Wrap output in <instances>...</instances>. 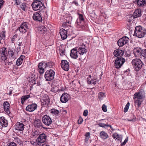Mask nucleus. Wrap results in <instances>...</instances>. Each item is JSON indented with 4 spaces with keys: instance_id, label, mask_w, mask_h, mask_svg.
<instances>
[{
    "instance_id": "1",
    "label": "nucleus",
    "mask_w": 146,
    "mask_h": 146,
    "mask_svg": "<svg viewBox=\"0 0 146 146\" xmlns=\"http://www.w3.org/2000/svg\"><path fill=\"white\" fill-rule=\"evenodd\" d=\"M87 50L86 49V46L84 44L78 47H75L71 50L70 55L71 57L74 59L78 58L79 54L82 55L86 54Z\"/></svg>"
},
{
    "instance_id": "2",
    "label": "nucleus",
    "mask_w": 146,
    "mask_h": 146,
    "mask_svg": "<svg viewBox=\"0 0 146 146\" xmlns=\"http://www.w3.org/2000/svg\"><path fill=\"white\" fill-rule=\"evenodd\" d=\"M145 96V93L143 89L139 90L133 95V99L134 100L135 104L138 108L141 107V105L143 102Z\"/></svg>"
},
{
    "instance_id": "3",
    "label": "nucleus",
    "mask_w": 146,
    "mask_h": 146,
    "mask_svg": "<svg viewBox=\"0 0 146 146\" xmlns=\"http://www.w3.org/2000/svg\"><path fill=\"white\" fill-rule=\"evenodd\" d=\"M145 96V93L143 89L139 90L133 95V99L134 100L135 104L138 108L141 107V105L143 102Z\"/></svg>"
},
{
    "instance_id": "4",
    "label": "nucleus",
    "mask_w": 146,
    "mask_h": 146,
    "mask_svg": "<svg viewBox=\"0 0 146 146\" xmlns=\"http://www.w3.org/2000/svg\"><path fill=\"white\" fill-rule=\"evenodd\" d=\"M145 96V93L143 89L139 90L133 95V99L134 100L135 104L138 108L141 107V105L143 102Z\"/></svg>"
},
{
    "instance_id": "5",
    "label": "nucleus",
    "mask_w": 146,
    "mask_h": 146,
    "mask_svg": "<svg viewBox=\"0 0 146 146\" xmlns=\"http://www.w3.org/2000/svg\"><path fill=\"white\" fill-rule=\"evenodd\" d=\"M33 10L35 11L39 10V13L41 14L46 11V9L44 5L39 0L34 1L31 4Z\"/></svg>"
},
{
    "instance_id": "6",
    "label": "nucleus",
    "mask_w": 146,
    "mask_h": 146,
    "mask_svg": "<svg viewBox=\"0 0 146 146\" xmlns=\"http://www.w3.org/2000/svg\"><path fill=\"white\" fill-rule=\"evenodd\" d=\"M146 34V29L141 26H136L135 28V31L132 35L139 38L143 37Z\"/></svg>"
},
{
    "instance_id": "7",
    "label": "nucleus",
    "mask_w": 146,
    "mask_h": 146,
    "mask_svg": "<svg viewBox=\"0 0 146 146\" xmlns=\"http://www.w3.org/2000/svg\"><path fill=\"white\" fill-rule=\"evenodd\" d=\"M131 62L133 68L136 71H139L142 68L143 63L140 59L135 58L132 60Z\"/></svg>"
},
{
    "instance_id": "8",
    "label": "nucleus",
    "mask_w": 146,
    "mask_h": 146,
    "mask_svg": "<svg viewBox=\"0 0 146 146\" xmlns=\"http://www.w3.org/2000/svg\"><path fill=\"white\" fill-rule=\"evenodd\" d=\"M55 72L52 69L47 70L45 72L44 76L47 81H50L53 80Z\"/></svg>"
},
{
    "instance_id": "9",
    "label": "nucleus",
    "mask_w": 146,
    "mask_h": 146,
    "mask_svg": "<svg viewBox=\"0 0 146 146\" xmlns=\"http://www.w3.org/2000/svg\"><path fill=\"white\" fill-rule=\"evenodd\" d=\"M141 15V11L140 9H138L135 11L133 14L128 15L129 22L131 21L135 18L140 17Z\"/></svg>"
},
{
    "instance_id": "10",
    "label": "nucleus",
    "mask_w": 146,
    "mask_h": 146,
    "mask_svg": "<svg viewBox=\"0 0 146 146\" xmlns=\"http://www.w3.org/2000/svg\"><path fill=\"white\" fill-rule=\"evenodd\" d=\"M125 61V59L123 58H117L115 60L114 62L115 68H119L121 67Z\"/></svg>"
},
{
    "instance_id": "11",
    "label": "nucleus",
    "mask_w": 146,
    "mask_h": 146,
    "mask_svg": "<svg viewBox=\"0 0 146 146\" xmlns=\"http://www.w3.org/2000/svg\"><path fill=\"white\" fill-rule=\"evenodd\" d=\"M42 120L44 124L47 126L50 125L52 122L51 118L46 115H44L42 117Z\"/></svg>"
},
{
    "instance_id": "12",
    "label": "nucleus",
    "mask_w": 146,
    "mask_h": 146,
    "mask_svg": "<svg viewBox=\"0 0 146 146\" xmlns=\"http://www.w3.org/2000/svg\"><path fill=\"white\" fill-rule=\"evenodd\" d=\"M47 138V136L45 134L42 133L40 134L37 138V141L40 143V145L41 144L45 142Z\"/></svg>"
},
{
    "instance_id": "13",
    "label": "nucleus",
    "mask_w": 146,
    "mask_h": 146,
    "mask_svg": "<svg viewBox=\"0 0 146 146\" xmlns=\"http://www.w3.org/2000/svg\"><path fill=\"white\" fill-rule=\"evenodd\" d=\"M28 24L27 23L24 22L21 24L20 27L19 28V31L22 33H25L29 29Z\"/></svg>"
},
{
    "instance_id": "14",
    "label": "nucleus",
    "mask_w": 146,
    "mask_h": 146,
    "mask_svg": "<svg viewBox=\"0 0 146 146\" xmlns=\"http://www.w3.org/2000/svg\"><path fill=\"white\" fill-rule=\"evenodd\" d=\"M38 72L40 74H42L44 71V69L46 68L45 62H42L38 64Z\"/></svg>"
},
{
    "instance_id": "15",
    "label": "nucleus",
    "mask_w": 146,
    "mask_h": 146,
    "mask_svg": "<svg viewBox=\"0 0 146 146\" xmlns=\"http://www.w3.org/2000/svg\"><path fill=\"white\" fill-rule=\"evenodd\" d=\"M128 37L125 36L120 39L117 41V43L119 47L122 46L127 43Z\"/></svg>"
},
{
    "instance_id": "16",
    "label": "nucleus",
    "mask_w": 146,
    "mask_h": 146,
    "mask_svg": "<svg viewBox=\"0 0 146 146\" xmlns=\"http://www.w3.org/2000/svg\"><path fill=\"white\" fill-rule=\"evenodd\" d=\"M33 125L36 128L41 129L42 128L44 129H47L46 128L43 126L42 123L41 121L38 119H35L33 123Z\"/></svg>"
},
{
    "instance_id": "17",
    "label": "nucleus",
    "mask_w": 146,
    "mask_h": 146,
    "mask_svg": "<svg viewBox=\"0 0 146 146\" xmlns=\"http://www.w3.org/2000/svg\"><path fill=\"white\" fill-rule=\"evenodd\" d=\"M0 54L2 60H5L7 58L6 48L3 47L0 50Z\"/></svg>"
},
{
    "instance_id": "18",
    "label": "nucleus",
    "mask_w": 146,
    "mask_h": 146,
    "mask_svg": "<svg viewBox=\"0 0 146 146\" xmlns=\"http://www.w3.org/2000/svg\"><path fill=\"white\" fill-rule=\"evenodd\" d=\"M62 68L64 70L68 71L69 68V62L66 60H62L61 63Z\"/></svg>"
},
{
    "instance_id": "19",
    "label": "nucleus",
    "mask_w": 146,
    "mask_h": 146,
    "mask_svg": "<svg viewBox=\"0 0 146 146\" xmlns=\"http://www.w3.org/2000/svg\"><path fill=\"white\" fill-rule=\"evenodd\" d=\"M124 52L121 50L118 49L114 50L113 54L114 56L117 58H122L121 57L123 54Z\"/></svg>"
},
{
    "instance_id": "20",
    "label": "nucleus",
    "mask_w": 146,
    "mask_h": 146,
    "mask_svg": "<svg viewBox=\"0 0 146 146\" xmlns=\"http://www.w3.org/2000/svg\"><path fill=\"white\" fill-rule=\"evenodd\" d=\"M37 108V105L35 103H33L28 105L26 108V111L32 112L36 110Z\"/></svg>"
},
{
    "instance_id": "21",
    "label": "nucleus",
    "mask_w": 146,
    "mask_h": 146,
    "mask_svg": "<svg viewBox=\"0 0 146 146\" xmlns=\"http://www.w3.org/2000/svg\"><path fill=\"white\" fill-rule=\"evenodd\" d=\"M84 22L80 21V20H77L75 24V26L79 30L84 29Z\"/></svg>"
},
{
    "instance_id": "22",
    "label": "nucleus",
    "mask_w": 146,
    "mask_h": 146,
    "mask_svg": "<svg viewBox=\"0 0 146 146\" xmlns=\"http://www.w3.org/2000/svg\"><path fill=\"white\" fill-rule=\"evenodd\" d=\"M8 56L12 60H14L16 59V55L15 50L12 49H9L8 51Z\"/></svg>"
},
{
    "instance_id": "23",
    "label": "nucleus",
    "mask_w": 146,
    "mask_h": 146,
    "mask_svg": "<svg viewBox=\"0 0 146 146\" xmlns=\"http://www.w3.org/2000/svg\"><path fill=\"white\" fill-rule=\"evenodd\" d=\"M143 50L141 48H135L133 51L135 56L136 57H139L142 56V51Z\"/></svg>"
},
{
    "instance_id": "24",
    "label": "nucleus",
    "mask_w": 146,
    "mask_h": 146,
    "mask_svg": "<svg viewBox=\"0 0 146 146\" xmlns=\"http://www.w3.org/2000/svg\"><path fill=\"white\" fill-rule=\"evenodd\" d=\"M69 94L66 93H63L60 97V100L62 103H65L68 100Z\"/></svg>"
},
{
    "instance_id": "25",
    "label": "nucleus",
    "mask_w": 146,
    "mask_h": 146,
    "mask_svg": "<svg viewBox=\"0 0 146 146\" xmlns=\"http://www.w3.org/2000/svg\"><path fill=\"white\" fill-rule=\"evenodd\" d=\"M68 29H61L60 31V34L61 37V38L62 40H65L66 39L67 37V30Z\"/></svg>"
},
{
    "instance_id": "26",
    "label": "nucleus",
    "mask_w": 146,
    "mask_h": 146,
    "mask_svg": "<svg viewBox=\"0 0 146 146\" xmlns=\"http://www.w3.org/2000/svg\"><path fill=\"white\" fill-rule=\"evenodd\" d=\"M3 106L4 111L6 113L9 114L10 113V111L9 110L10 104L7 101L4 102L3 103Z\"/></svg>"
},
{
    "instance_id": "27",
    "label": "nucleus",
    "mask_w": 146,
    "mask_h": 146,
    "mask_svg": "<svg viewBox=\"0 0 146 146\" xmlns=\"http://www.w3.org/2000/svg\"><path fill=\"white\" fill-rule=\"evenodd\" d=\"M15 126L16 129L19 131H23L25 128V125L22 123L20 122L17 123Z\"/></svg>"
},
{
    "instance_id": "28",
    "label": "nucleus",
    "mask_w": 146,
    "mask_h": 146,
    "mask_svg": "<svg viewBox=\"0 0 146 146\" xmlns=\"http://www.w3.org/2000/svg\"><path fill=\"white\" fill-rule=\"evenodd\" d=\"M0 124L2 127H6L8 125V121L4 117H0Z\"/></svg>"
},
{
    "instance_id": "29",
    "label": "nucleus",
    "mask_w": 146,
    "mask_h": 146,
    "mask_svg": "<svg viewBox=\"0 0 146 146\" xmlns=\"http://www.w3.org/2000/svg\"><path fill=\"white\" fill-rule=\"evenodd\" d=\"M40 13L36 12L33 14V18L34 20L38 21H41L42 20V18Z\"/></svg>"
},
{
    "instance_id": "30",
    "label": "nucleus",
    "mask_w": 146,
    "mask_h": 146,
    "mask_svg": "<svg viewBox=\"0 0 146 146\" xmlns=\"http://www.w3.org/2000/svg\"><path fill=\"white\" fill-rule=\"evenodd\" d=\"M88 76L89 78H88V83L89 84H93L95 85L96 84V82L97 81V78H94L93 77L91 78V76L89 75Z\"/></svg>"
},
{
    "instance_id": "31",
    "label": "nucleus",
    "mask_w": 146,
    "mask_h": 146,
    "mask_svg": "<svg viewBox=\"0 0 146 146\" xmlns=\"http://www.w3.org/2000/svg\"><path fill=\"white\" fill-rule=\"evenodd\" d=\"M50 102V99L48 96L44 98L43 102L42 103V105L44 107H46L48 106Z\"/></svg>"
},
{
    "instance_id": "32",
    "label": "nucleus",
    "mask_w": 146,
    "mask_h": 146,
    "mask_svg": "<svg viewBox=\"0 0 146 146\" xmlns=\"http://www.w3.org/2000/svg\"><path fill=\"white\" fill-rule=\"evenodd\" d=\"M25 58V56L21 55L20 57L17 60L16 64L17 66L21 65L23 62V60Z\"/></svg>"
},
{
    "instance_id": "33",
    "label": "nucleus",
    "mask_w": 146,
    "mask_h": 146,
    "mask_svg": "<svg viewBox=\"0 0 146 146\" xmlns=\"http://www.w3.org/2000/svg\"><path fill=\"white\" fill-rule=\"evenodd\" d=\"M100 136L102 139H107L109 137L107 133L104 131H102L100 132Z\"/></svg>"
},
{
    "instance_id": "34",
    "label": "nucleus",
    "mask_w": 146,
    "mask_h": 146,
    "mask_svg": "<svg viewBox=\"0 0 146 146\" xmlns=\"http://www.w3.org/2000/svg\"><path fill=\"white\" fill-rule=\"evenodd\" d=\"M113 137L115 140H117V141L121 142L122 139V137L121 135H120L117 133H114L113 135Z\"/></svg>"
},
{
    "instance_id": "35",
    "label": "nucleus",
    "mask_w": 146,
    "mask_h": 146,
    "mask_svg": "<svg viewBox=\"0 0 146 146\" xmlns=\"http://www.w3.org/2000/svg\"><path fill=\"white\" fill-rule=\"evenodd\" d=\"M64 21L67 23L68 24H70L71 23L72 17L70 15H68L67 16H66L64 18Z\"/></svg>"
},
{
    "instance_id": "36",
    "label": "nucleus",
    "mask_w": 146,
    "mask_h": 146,
    "mask_svg": "<svg viewBox=\"0 0 146 146\" xmlns=\"http://www.w3.org/2000/svg\"><path fill=\"white\" fill-rule=\"evenodd\" d=\"M30 97V96L29 95L24 96H22L21 101L22 104H23L24 102Z\"/></svg>"
},
{
    "instance_id": "37",
    "label": "nucleus",
    "mask_w": 146,
    "mask_h": 146,
    "mask_svg": "<svg viewBox=\"0 0 146 146\" xmlns=\"http://www.w3.org/2000/svg\"><path fill=\"white\" fill-rule=\"evenodd\" d=\"M137 4L139 6H143L146 4L145 0H137Z\"/></svg>"
},
{
    "instance_id": "38",
    "label": "nucleus",
    "mask_w": 146,
    "mask_h": 146,
    "mask_svg": "<svg viewBox=\"0 0 146 146\" xmlns=\"http://www.w3.org/2000/svg\"><path fill=\"white\" fill-rule=\"evenodd\" d=\"M45 63L46 68L48 67L50 68H53L54 65V63L50 61L46 62Z\"/></svg>"
},
{
    "instance_id": "39",
    "label": "nucleus",
    "mask_w": 146,
    "mask_h": 146,
    "mask_svg": "<svg viewBox=\"0 0 146 146\" xmlns=\"http://www.w3.org/2000/svg\"><path fill=\"white\" fill-rule=\"evenodd\" d=\"M50 113L53 115H57L59 113V111L55 109H52L50 110Z\"/></svg>"
},
{
    "instance_id": "40",
    "label": "nucleus",
    "mask_w": 146,
    "mask_h": 146,
    "mask_svg": "<svg viewBox=\"0 0 146 146\" xmlns=\"http://www.w3.org/2000/svg\"><path fill=\"white\" fill-rule=\"evenodd\" d=\"M5 61V64L6 66L7 65H11L13 64L12 61H13L14 60H12L10 59H9L8 60H7L6 59Z\"/></svg>"
},
{
    "instance_id": "41",
    "label": "nucleus",
    "mask_w": 146,
    "mask_h": 146,
    "mask_svg": "<svg viewBox=\"0 0 146 146\" xmlns=\"http://www.w3.org/2000/svg\"><path fill=\"white\" fill-rule=\"evenodd\" d=\"M59 90V88L56 86H54L53 87L51 90V91L54 93H56L58 92Z\"/></svg>"
},
{
    "instance_id": "42",
    "label": "nucleus",
    "mask_w": 146,
    "mask_h": 146,
    "mask_svg": "<svg viewBox=\"0 0 146 146\" xmlns=\"http://www.w3.org/2000/svg\"><path fill=\"white\" fill-rule=\"evenodd\" d=\"M105 97V93L103 92H100L98 94V98L100 100H102Z\"/></svg>"
},
{
    "instance_id": "43",
    "label": "nucleus",
    "mask_w": 146,
    "mask_h": 146,
    "mask_svg": "<svg viewBox=\"0 0 146 146\" xmlns=\"http://www.w3.org/2000/svg\"><path fill=\"white\" fill-rule=\"evenodd\" d=\"M20 7L24 11H26V8L27 7L26 4L25 3H22L20 5Z\"/></svg>"
},
{
    "instance_id": "44",
    "label": "nucleus",
    "mask_w": 146,
    "mask_h": 146,
    "mask_svg": "<svg viewBox=\"0 0 146 146\" xmlns=\"http://www.w3.org/2000/svg\"><path fill=\"white\" fill-rule=\"evenodd\" d=\"M31 143L34 145H40V143L38 142V141H37V139L35 140V141H30Z\"/></svg>"
},
{
    "instance_id": "45",
    "label": "nucleus",
    "mask_w": 146,
    "mask_h": 146,
    "mask_svg": "<svg viewBox=\"0 0 146 146\" xmlns=\"http://www.w3.org/2000/svg\"><path fill=\"white\" fill-rule=\"evenodd\" d=\"M39 135V131L36 130H34L32 134V136L35 137H36Z\"/></svg>"
},
{
    "instance_id": "46",
    "label": "nucleus",
    "mask_w": 146,
    "mask_h": 146,
    "mask_svg": "<svg viewBox=\"0 0 146 146\" xmlns=\"http://www.w3.org/2000/svg\"><path fill=\"white\" fill-rule=\"evenodd\" d=\"M40 31L42 33H45L47 32V29L46 28L44 27H42L40 28Z\"/></svg>"
},
{
    "instance_id": "47",
    "label": "nucleus",
    "mask_w": 146,
    "mask_h": 146,
    "mask_svg": "<svg viewBox=\"0 0 146 146\" xmlns=\"http://www.w3.org/2000/svg\"><path fill=\"white\" fill-rule=\"evenodd\" d=\"M79 18L77 19V20H80V21H82L84 22V19L83 17V15L81 14L78 13Z\"/></svg>"
},
{
    "instance_id": "48",
    "label": "nucleus",
    "mask_w": 146,
    "mask_h": 146,
    "mask_svg": "<svg viewBox=\"0 0 146 146\" xmlns=\"http://www.w3.org/2000/svg\"><path fill=\"white\" fill-rule=\"evenodd\" d=\"M128 29L129 31V33L130 35H131L132 33H134L135 31V30H134L133 28H132L130 26H129L128 27Z\"/></svg>"
},
{
    "instance_id": "49",
    "label": "nucleus",
    "mask_w": 146,
    "mask_h": 146,
    "mask_svg": "<svg viewBox=\"0 0 146 146\" xmlns=\"http://www.w3.org/2000/svg\"><path fill=\"white\" fill-rule=\"evenodd\" d=\"M7 146H17V145L14 142H11L8 143Z\"/></svg>"
},
{
    "instance_id": "50",
    "label": "nucleus",
    "mask_w": 146,
    "mask_h": 146,
    "mask_svg": "<svg viewBox=\"0 0 146 146\" xmlns=\"http://www.w3.org/2000/svg\"><path fill=\"white\" fill-rule=\"evenodd\" d=\"M0 37L3 39H4L5 37V31H3L1 33Z\"/></svg>"
},
{
    "instance_id": "51",
    "label": "nucleus",
    "mask_w": 146,
    "mask_h": 146,
    "mask_svg": "<svg viewBox=\"0 0 146 146\" xmlns=\"http://www.w3.org/2000/svg\"><path fill=\"white\" fill-rule=\"evenodd\" d=\"M142 56L144 58H146V49H143Z\"/></svg>"
},
{
    "instance_id": "52",
    "label": "nucleus",
    "mask_w": 146,
    "mask_h": 146,
    "mask_svg": "<svg viewBox=\"0 0 146 146\" xmlns=\"http://www.w3.org/2000/svg\"><path fill=\"white\" fill-rule=\"evenodd\" d=\"M17 35H14L11 38V41L12 42H14L17 39Z\"/></svg>"
},
{
    "instance_id": "53",
    "label": "nucleus",
    "mask_w": 146,
    "mask_h": 146,
    "mask_svg": "<svg viewBox=\"0 0 146 146\" xmlns=\"http://www.w3.org/2000/svg\"><path fill=\"white\" fill-rule=\"evenodd\" d=\"M35 78L34 77H31L29 80V81L30 82H32L33 84H35Z\"/></svg>"
},
{
    "instance_id": "54",
    "label": "nucleus",
    "mask_w": 146,
    "mask_h": 146,
    "mask_svg": "<svg viewBox=\"0 0 146 146\" xmlns=\"http://www.w3.org/2000/svg\"><path fill=\"white\" fill-rule=\"evenodd\" d=\"M102 108L104 111L106 112L107 111V106L104 104L102 105Z\"/></svg>"
},
{
    "instance_id": "55",
    "label": "nucleus",
    "mask_w": 146,
    "mask_h": 146,
    "mask_svg": "<svg viewBox=\"0 0 146 146\" xmlns=\"http://www.w3.org/2000/svg\"><path fill=\"white\" fill-rule=\"evenodd\" d=\"M4 1L3 0H0V10L2 7Z\"/></svg>"
},
{
    "instance_id": "56",
    "label": "nucleus",
    "mask_w": 146,
    "mask_h": 146,
    "mask_svg": "<svg viewBox=\"0 0 146 146\" xmlns=\"http://www.w3.org/2000/svg\"><path fill=\"white\" fill-rule=\"evenodd\" d=\"M83 121V119L81 117H79L78 120V123L79 124H81Z\"/></svg>"
},
{
    "instance_id": "57",
    "label": "nucleus",
    "mask_w": 146,
    "mask_h": 146,
    "mask_svg": "<svg viewBox=\"0 0 146 146\" xmlns=\"http://www.w3.org/2000/svg\"><path fill=\"white\" fill-rule=\"evenodd\" d=\"M67 23L64 22V23H63L62 26H63L64 28H66V27H68V25L67 24Z\"/></svg>"
},
{
    "instance_id": "58",
    "label": "nucleus",
    "mask_w": 146,
    "mask_h": 146,
    "mask_svg": "<svg viewBox=\"0 0 146 146\" xmlns=\"http://www.w3.org/2000/svg\"><path fill=\"white\" fill-rule=\"evenodd\" d=\"M128 141V137H127L125 139V140H124V141L122 143H121V146H123L126 144V143H127V141Z\"/></svg>"
},
{
    "instance_id": "59",
    "label": "nucleus",
    "mask_w": 146,
    "mask_h": 146,
    "mask_svg": "<svg viewBox=\"0 0 146 146\" xmlns=\"http://www.w3.org/2000/svg\"><path fill=\"white\" fill-rule=\"evenodd\" d=\"M15 1V3L17 5H19L20 4L21 1L20 0H13Z\"/></svg>"
},
{
    "instance_id": "60",
    "label": "nucleus",
    "mask_w": 146,
    "mask_h": 146,
    "mask_svg": "<svg viewBox=\"0 0 146 146\" xmlns=\"http://www.w3.org/2000/svg\"><path fill=\"white\" fill-rule=\"evenodd\" d=\"M88 111L87 110H85L84 111L83 115L84 116H86L88 115Z\"/></svg>"
},
{
    "instance_id": "61",
    "label": "nucleus",
    "mask_w": 146,
    "mask_h": 146,
    "mask_svg": "<svg viewBox=\"0 0 146 146\" xmlns=\"http://www.w3.org/2000/svg\"><path fill=\"white\" fill-rule=\"evenodd\" d=\"M128 111V103H127V104H126L125 107V108L124 109V112H127Z\"/></svg>"
},
{
    "instance_id": "62",
    "label": "nucleus",
    "mask_w": 146,
    "mask_h": 146,
    "mask_svg": "<svg viewBox=\"0 0 146 146\" xmlns=\"http://www.w3.org/2000/svg\"><path fill=\"white\" fill-rule=\"evenodd\" d=\"M98 125L100 127H104V128H105V124H104V123H99L98 124Z\"/></svg>"
},
{
    "instance_id": "63",
    "label": "nucleus",
    "mask_w": 146,
    "mask_h": 146,
    "mask_svg": "<svg viewBox=\"0 0 146 146\" xmlns=\"http://www.w3.org/2000/svg\"><path fill=\"white\" fill-rule=\"evenodd\" d=\"M85 136L86 137L90 138V133L89 132L86 133L85 134Z\"/></svg>"
},
{
    "instance_id": "64",
    "label": "nucleus",
    "mask_w": 146,
    "mask_h": 146,
    "mask_svg": "<svg viewBox=\"0 0 146 146\" xmlns=\"http://www.w3.org/2000/svg\"><path fill=\"white\" fill-rule=\"evenodd\" d=\"M72 3H74V4H75V5H78V2H77L76 1H74L73 2H72Z\"/></svg>"
}]
</instances>
